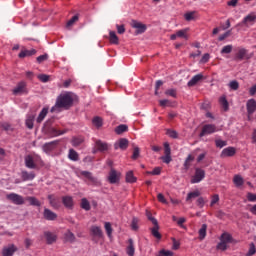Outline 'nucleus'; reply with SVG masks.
Masks as SVG:
<instances>
[{"label": "nucleus", "instance_id": "nucleus-1", "mask_svg": "<svg viewBox=\"0 0 256 256\" xmlns=\"http://www.w3.org/2000/svg\"><path fill=\"white\" fill-rule=\"evenodd\" d=\"M75 101H79V98L74 93H62L57 97L56 104L51 108V113H59L61 109H71Z\"/></svg>", "mask_w": 256, "mask_h": 256}, {"label": "nucleus", "instance_id": "nucleus-2", "mask_svg": "<svg viewBox=\"0 0 256 256\" xmlns=\"http://www.w3.org/2000/svg\"><path fill=\"white\" fill-rule=\"evenodd\" d=\"M24 161L27 169H41V167H45V162H43L41 156L37 154L26 155Z\"/></svg>", "mask_w": 256, "mask_h": 256}, {"label": "nucleus", "instance_id": "nucleus-3", "mask_svg": "<svg viewBox=\"0 0 256 256\" xmlns=\"http://www.w3.org/2000/svg\"><path fill=\"white\" fill-rule=\"evenodd\" d=\"M230 243H233V236L227 232H224L220 236V242L217 244L216 249L218 251H227Z\"/></svg>", "mask_w": 256, "mask_h": 256}, {"label": "nucleus", "instance_id": "nucleus-4", "mask_svg": "<svg viewBox=\"0 0 256 256\" xmlns=\"http://www.w3.org/2000/svg\"><path fill=\"white\" fill-rule=\"evenodd\" d=\"M6 198L8 201H11V203H14V205H24L25 204V198L19 194L10 193L6 195Z\"/></svg>", "mask_w": 256, "mask_h": 256}, {"label": "nucleus", "instance_id": "nucleus-5", "mask_svg": "<svg viewBox=\"0 0 256 256\" xmlns=\"http://www.w3.org/2000/svg\"><path fill=\"white\" fill-rule=\"evenodd\" d=\"M204 179H205V170L201 168H196L195 174L192 176L190 183L192 184L201 183V181Z\"/></svg>", "mask_w": 256, "mask_h": 256}, {"label": "nucleus", "instance_id": "nucleus-6", "mask_svg": "<svg viewBox=\"0 0 256 256\" xmlns=\"http://www.w3.org/2000/svg\"><path fill=\"white\" fill-rule=\"evenodd\" d=\"M212 133H217V126H215V124H205L200 132V137L212 135Z\"/></svg>", "mask_w": 256, "mask_h": 256}, {"label": "nucleus", "instance_id": "nucleus-7", "mask_svg": "<svg viewBox=\"0 0 256 256\" xmlns=\"http://www.w3.org/2000/svg\"><path fill=\"white\" fill-rule=\"evenodd\" d=\"M256 23V13L251 12L242 20V25L245 27H251V25H255Z\"/></svg>", "mask_w": 256, "mask_h": 256}, {"label": "nucleus", "instance_id": "nucleus-8", "mask_svg": "<svg viewBox=\"0 0 256 256\" xmlns=\"http://www.w3.org/2000/svg\"><path fill=\"white\" fill-rule=\"evenodd\" d=\"M12 93L13 95H23V93H27V83L25 81L19 82L12 90Z\"/></svg>", "mask_w": 256, "mask_h": 256}, {"label": "nucleus", "instance_id": "nucleus-9", "mask_svg": "<svg viewBox=\"0 0 256 256\" xmlns=\"http://www.w3.org/2000/svg\"><path fill=\"white\" fill-rule=\"evenodd\" d=\"M131 27H133V29H136V35H141L142 33H145V31H147V25L138 22L137 20L132 21Z\"/></svg>", "mask_w": 256, "mask_h": 256}, {"label": "nucleus", "instance_id": "nucleus-10", "mask_svg": "<svg viewBox=\"0 0 256 256\" xmlns=\"http://www.w3.org/2000/svg\"><path fill=\"white\" fill-rule=\"evenodd\" d=\"M18 248L15 244H9L8 246H4L2 249V256H13L17 253Z\"/></svg>", "mask_w": 256, "mask_h": 256}, {"label": "nucleus", "instance_id": "nucleus-11", "mask_svg": "<svg viewBox=\"0 0 256 256\" xmlns=\"http://www.w3.org/2000/svg\"><path fill=\"white\" fill-rule=\"evenodd\" d=\"M48 199H49V203H50L51 207H53V209H56V210L61 209L62 204H61V198L59 196L49 195Z\"/></svg>", "mask_w": 256, "mask_h": 256}, {"label": "nucleus", "instance_id": "nucleus-12", "mask_svg": "<svg viewBox=\"0 0 256 256\" xmlns=\"http://www.w3.org/2000/svg\"><path fill=\"white\" fill-rule=\"evenodd\" d=\"M119 179H121V174L117 172L115 169H111L108 175V181L112 185L115 183H119Z\"/></svg>", "mask_w": 256, "mask_h": 256}, {"label": "nucleus", "instance_id": "nucleus-13", "mask_svg": "<svg viewBox=\"0 0 256 256\" xmlns=\"http://www.w3.org/2000/svg\"><path fill=\"white\" fill-rule=\"evenodd\" d=\"M246 109L248 113V119L250 120L251 115H253L254 112L256 111V100L255 99L248 100L246 104Z\"/></svg>", "mask_w": 256, "mask_h": 256}, {"label": "nucleus", "instance_id": "nucleus-14", "mask_svg": "<svg viewBox=\"0 0 256 256\" xmlns=\"http://www.w3.org/2000/svg\"><path fill=\"white\" fill-rule=\"evenodd\" d=\"M235 59L243 61V59H251V56H249L247 49L238 48V52L235 54Z\"/></svg>", "mask_w": 256, "mask_h": 256}, {"label": "nucleus", "instance_id": "nucleus-15", "mask_svg": "<svg viewBox=\"0 0 256 256\" xmlns=\"http://www.w3.org/2000/svg\"><path fill=\"white\" fill-rule=\"evenodd\" d=\"M108 149H109V144H107V142L96 140L95 149L93 150V153H97V151H100V152L107 151Z\"/></svg>", "mask_w": 256, "mask_h": 256}, {"label": "nucleus", "instance_id": "nucleus-16", "mask_svg": "<svg viewBox=\"0 0 256 256\" xmlns=\"http://www.w3.org/2000/svg\"><path fill=\"white\" fill-rule=\"evenodd\" d=\"M237 153V150L235 147H227L222 150L220 157L225 158V157H233Z\"/></svg>", "mask_w": 256, "mask_h": 256}, {"label": "nucleus", "instance_id": "nucleus-17", "mask_svg": "<svg viewBox=\"0 0 256 256\" xmlns=\"http://www.w3.org/2000/svg\"><path fill=\"white\" fill-rule=\"evenodd\" d=\"M62 203L66 209H73L75 206V202L73 201V198L71 196H63L62 197Z\"/></svg>", "mask_w": 256, "mask_h": 256}, {"label": "nucleus", "instance_id": "nucleus-18", "mask_svg": "<svg viewBox=\"0 0 256 256\" xmlns=\"http://www.w3.org/2000/svg\"><path fill=\"white\" fill-rule=\"evenodd\" d=\"M129 147V140L122 138L118 140L117 143L114 144L115 149H122V151H125Z\"/></svg>", "mask_w": 256, "mask_h": 256}, {"label": "nucleus", "instance_id": "nucleus-19", "mask_svg": "<svg viewBox=\"0 0 256 256\" xmlns=\"http://www.w3.org/2000/svg\"><path fill=\"white\" fill-rule=\"evenodd\" d=\"M37 54V50L35 49H31V50H27V49H23L20 51L18 57L20 59H25V57H33V55Z\"/></svg>", "mask_w": 256, "mask_h": 256}, {"label": "nucleus", "instance_id": "nucleus-20", "mask_svg": "<svg viewBox=\"0 0 256 256\" xmlns=\"http://www.w3.org/2000/svg\"><path fill=\"white\" fill-rule=\"evenodd\" d=\"M203 79V74H197L192 77V79L187 83V85L188 87H195V85H197V83H199L200 81H203Z\"/></svg>", "mask_w": 256, "mask_h": 256}, {"label": "nucleus", "instance_id": "nucleus-21", "mask_svg": "<svg viewBox=\"0 0 256 256\" xmlns=\"http://www.w3.org/2000/svg\"><path fill=\"white\" fill-rule=\"evenodd\" d=\"M90 233L93 237H97L98 239H101V237H103V230H101V227L99 226H92L90 228Z\"/></svg>", "mask_w": 256, "mask_h": 256}, {"label": "nucleus", "instance_id": "nucleus-22", "mask_svg": "<svg viewBox=\"0 0 256 256\" xmlns=\"http://www.w3.org/2000/svg\"><path fill=\"white\" fill-rule=\"evenodd\" d=\"M44 237L46 238V242L48 245H52V243H55V241H57V235L50 231L44 232Z\"/></svg>", "mask_w": 256, "mask_h": 256}, {"label": "nucleus", "instance_id": "nucleus-23", "mask_svg": "<svg viewBox=\"0 0 256 256\" xmlns=\"http://www.w3.org/2000/svg\"><path fill=\"white\" fill-rule=\"evenodd\" d=\"M185 21H195V19H199L198 11H190L184 14Z\"/></svg>", "mask_w": 256, "mask_h": 256}, {"label": "nucleus", "instance_id": "nucleus-24", "mask_svg": "<svg viewBox=\"0 0 256 256\" xmlns=\"http://www.w3.org/2000/svg\"><path fill=\"white\" fill-rule=\"evenodd\" d=\"M35 177H36L35 172H27L26 170L21 172L22 181H33Z\"/></svg>", "mask_w": 256, "mask_h": 256}, {"label": "nucleus", "instance_id": "nucleus-25", "mask_svg": "<svg viewBox=\"0 0 256 256\" xmlns=\"http://www.w3.org/2000/svg\"><path fill=\"white\" fill-rule=\"evenodd\" d=\"M44 219H46L47 221H55V219H57V214H55V212L45 208L44 209Z\"/></svg>", "mask_w": 256, "mask_h": 256}, {"label": "nucleus", "instance_id": "nucleus-26", "mask_svg": "<svg viewBox=\"0 0 256 256\" xmlns=\"http://www.w3.org/2000/svg\"><path fill=\"white\" fill-rule=\"evenodd\" d=\"M126 253L129 256H135V244L133 243V239H128V246L126 247Z\"/></svg>", "mask_w": 256, "mask_h": 256}, {"label": "nucleus", "instance_id": "nucleus-27", "mask_svg": "<svg viewBox=\"0 0 256 256\" xmlns=\"http://www.w3.org/2000/svg\"><path fill=\"white\" fill-rule=\"evenodd\" d=\"M83 143H85V137L83 136H75L71 140L73 147H79L80 145H83Z\"/></svg>", "mask_w": 256, "mask_h": 256}, {"label": "nucleus", "instance_id": "nucleus-28", "mask_svg": "<svg viewBox=\"0 0 256 256\" xmlns=\"http://www.w3.org/2000/svg\"><path fill=\"white\" fill-rule=\"evenodd\" d=\"M126 183H137V177L132 170L128 171L125 176Z\"/></svg>", "mask_w": 256, "mask_h": 256}, {"label": "nucleus", "instance_id": "nucleus-29", "mask_svg": "<svg viewBox=\"0 0 256 256\" xmlns=\"http://www.w3.org/2000/svg\"><path fill=\"white\" fill-rule=\"evenodd\" d=\"M109 41L111 45H119V37L117 36V33H115V31L109 32Z\"/></svg>", "mask_w": 256, "mask_h": 256}, {"label": "nucleus", "instance_id": "nucleus-30", "mask_svg": "<svg viewBox=\"0 0 256 256\" xmlns=\"http://www.w3.org/2000/svg\"><path fill=\"white\" fill-rule=\"evenodd\" d=\"M219 103L223 108V111H229V102L227 101V97L225 95L219 98Z\"/></svg>", "mask_w": 256, "mask_h": 256}, {"label": "nucleus", "instance_id": "nucleus-31", "mask_svg": "<svg viewBox=\"0 0 256 256\" xmlns=\"http://www.w3.org/2000/svg\"><path fill=\"white\" fill-rule=\"evenodd\" d=\"M151 233L153 235V237H155V239H158V241H160L161 239V233H159V223L157 222L156 224H154V227L151 228Z\"/></svg>", "mask_w": 256, "mask_h": 256}, {"label": "nucleus", "instance_id": "nucleus-32", "mask_svg": "<svg viewBox=\"0 0 256 256\" xmlns=\"http://www.w3.org/2000/svg\"><path fill=\"white\" fill-rule=\"evenodd\" d=\"M80 207L81 209H84V211H91V204L89 203V200H87V198L81 199Z\"/></svg>", "mask_w": 256, "mask_h": 256}, {"label": "nucleus", "instance_id": "nucleus-33", "mask_svg": "<svg viewBox=\"0 0 256 256\" xmlns=\"http://www.w3.org/2000/svg\"><path fill=\"white\" fill-rule=\"evenodd\" d=\"M77 21H79V14L74 15L70 20L67 21V29H71V27H73V25H75Z\"/></svg>", "mask_w": 256, "mask_h": 256}, {"label": "nucleus", "instance_id": "nucleus-34", "mask_svg": "<svg viewBox=\"0 0 256 256\" xmlns=\"http://www.w3.org/2000/svg\"><path fill=\"white\" fill-rule=\"evenodd\" d=\"M104 229L109 239H111L113 237V227L111 226V222H105Z\"/></svg>", "mask_w": 256, "mask_h": 256}, {"label": "nucleus", "instance_id": "nucleus-35", "mask_svg": "<svg viewBox=\"0 0 256 256\" xmlns=\"http://www.w3.org/2000/svg\"><path fill=\"white\" fill-rule=\"evenodd\" d=\"M205 237H207V224H203L199 230L200 241H203V239H205Z\"/></svg>", "mask_w": 256, "mask_h": 256}, {"label": "nucleus", "instance_id": "nucleus-36", "mask_svg": "<svg viewBox=\"0 0 256 256\" xmlns=\"http://www.w3.org/2000/svg\"><path fill=\"white\" fill-rule=\"evenodd\" d=\"M63 133H65V132L57 130L55 128H50L48 130L49 137H59V135H63Z\"/></svg>", "mask_w": 256, "mask_h": 256}, {"label": "nucleus", "instance_id": "nucleus-37", "mask_svg": "<svg viewBox=\"0 0 256 256\" xmlns=\"http://www.w3.org/2000/svg\"><path fill=\"white\" fill-rule=\"evenodd\" d=\"M47 113H49V108H43L39 116L37 117V123L43 122V119L47 117Z\"/></svg>", "mask_w": 256, "mask_h": 256}, {"label": "nucleus", "instance_id": "nucleus-38", "mask_svg": "<svg viewBox=\"0 0 256 256\" xmlns=\"http://www.w3.org/2000/svg\"><path fill=\"white\" fill-rule=\"evenodd\" d=\"M233 183L236 187L243 186V183H244L243 177H241V175H235L233 178Z\"/></svg>", "mask_w": 256, "mask_h": 256}, {"label": "nucleus", "instance_id": "nucleus-39", "mask_svg": "<svg viewBox=\"0 0 256 256\" xmlns=\"http://www.w3.org/2000/svg\"><path fill=\"white\" fill-rule=\"evenodd\" d=\"M187 33H189V28L178 30L176 32L177 37H180L182 39H189V36H187Z\"/></svg>", "mask_w": 256, "mask_h": 256}, {"label": "nucleus", "instance_id": "nucleus-40", "mask_svg": "<svg viewBox=\"0 0 256 256\" xmlns=\"http://www.w3.org/2000/svg\"><path fill=\"white\" fill-rule=\"evenodd\" d=\"M68 157L71 161H79V154L74 149L69 150Z\"/></svg>", "mask_w": 256, "mask_h": 256}, {"label": "nucleus", "instance_id": "nucleus-41", "mask_svg": "<svg viewBox=\"0 0 256 256\" xmlns=\"http://www.w3.org/2000/svg\"><path fill=\"white\" fill-rule=\"evenodd\" d=\"M129 128L125 124H121L115 128L116 135H121L122 133H125Z\"/></svg>", "mask_w": 256, "mask_h": 256}, {"label": "nucleus", "instance_id": "nucleus-42", "mask_svg": "<svg viewBox=\"0 0 256 256\" xmlns=\"http://www.w3.org/2000/svg\"><path fill=\"white\" fill-rule=\"evenodd\" d=\"M26 201H29L30 205H33L34 207H41V202L33 196L27 197Z\"/></svg>", "mask_w": 256, "mask_h": 256}, {"label": "nucleus", "instance_id": "nucleus-43", "mask_svg": "<svg viewBox=\"0 0 256 256\" xmlns=\"http://www.w3.org/2000/svg\"><path fill=\"white\" fill-rule=\"evenodd\" d=\"M92 123L95 127H97V129H99L100 127H103V119L99 116H96L92 119Z\"/></svg>", "mask_w": 256, "mask_h": 256}, {"label": "nucleus", "instance_id": "nucleus-44", "mask_svg": "<svg viewBox=\"0 0 256 256\" xmlns=\"http://www.w3.org/2000/svg\"><path fill=\"white\" fill-rule=\"evenodd\" d=\"M35 121V116L34 115H30V116H27V119H26V127L28 129H33V122Z\"/></svg>", "mask_w": 256, "mask_h": 256}, {"label": "nucleus", "instance_id": "nucleus-45", "mask_svg": "<svg viewBox=\"0 0 256 256\" xmlns=\"http://www.w3.org/2000/svg\"><path fill=\"white\" fill-rule=\"evenodd\" d=\"M200 195H201V192H199V190H196L194 192H189L186 197V201H189L190 199H195V198L199 197Z\"/></svg>", "mask_w": 256, "mask_h": 256}, {"label": "nucleus", "instance_id": "nucleus-46", "mask_svg": "<svg viewBox=\"0 0 256 256\" xmlns=\"http://www.w3.org/2000/svg\"><path fill=\"white\" fill-rule=\"evenodd\" d=\"M65 241H69L70 243H73L75 241V234H73L71 231H68L65 233Z\"/></svg>", "mask_w": 256, "mask_h": 256}, {"label": "nucleus", "instance_id": "nucleus-47", "mask_svg": "<svg viewBox=\"0 0 256 256\" xmlns=\"http://www.w3.org/2000/svg\"><path fill=\"white\" fill-rule=\"evenodd\" d=\"M215 145H216V147H218L219 149H223V147H227V141L221 140V139H216V140H215Z\"/></svg>", "mask_w": 256, "mask_h": 256}, {"label": "nucleus", "instance_id": "nucleus-48", "mask_svg": "<svg viewBox=\"0 0 256 256\" xmlns=\"http://www.w3.org/2000/svg\"><path fill=\"white\" fill-rule=\"evenodd\" d=\"M233 51V45H226L221 50V55H227Z\"/></svg>", "mask_w": 256, "mask_h": 256}, {"label": "nucleus", "instance_id": "nucleus-49", "mask_svg": "<svg viewBox=\"0 0 256 256\" xmlns=\"http://www.w3.org/2000/svg\"><path fill=\"white\" fill-rule=\"evenodd\" d=\"M165 95L168 97H173L174 99H177V90L176 89H168L165 91Z\"/></svg>", "mask_w": 256, "mask_h": 256}, {"label": "nucleus", "instance_id": "nucleus-50", "mask_svg": "<svg viewBox=\"0 0 256 256\" xmlns=\"http://www.w3.org/2000/svg\"><path fill=\"white\" fill-rule=\"evenodd\" d=\"M173 251L162 249L158 252L156 256H173Z\"/></svg>", "mask_w": 256, "mask_h": 256}, {"label": "nucleus", "instance_id": "nucleus-51", "mask_svg": "<svg viewBox=\"0 0 256 256\" xmlns=\"http://www.w3.org/2000/svg\"><path fill=\"white\" fill-rule=\"evenodd\" d=\"M131 229H132V231H138V229H139V219H137V218L132 219Z\"/></svg>", "mask_w": 256, "mask_h": 256}, {"label": "nucleus", "instance_id": "nucleus-52", "mask_svg": "<svg viewBox=\"0 0 256 256\" xmlns=\"http://www.w3.org/2000/svg\"><path fill=\"white\" fill-rule=\"evenodd\" d=\"M217 203H219V195L214 194L211 196L210 207H214L215 205H217Z\"/></svg>", "mask_w": 256, "mask_h": 256}, {"label": "nucleus", "instance_id": "nucleus-53", "mask_svg": "<svg viewBox=\"0 0 256 256\" xmlns=\"http://www.w3.org/2000/svg\"><path fill=\"white\" fill-rule=\"evenodd\" d=\"M81 175L83 177H85L86 179H88L89 181H95V178L93 177V174H91V172H89V171H82Z\"/></svg>", "mask_w": 256, "mask_h": 256}, {"label": "nucleus", "instance_id": "nucleus-54", "mask_svg": "<svg viewBox=\"0 0 256 256\" xmlns=\"http://www.w3.org/2000/svg\"><path fill=\"white\" fill-rule=\"evenodd\" d=\"M71 83H73V80L67 79L63 82V84H59L58 87H60V89L63 87H64V89H67V88L71 87Z\"/></svg>", "mask_w": 256, "mask_h": 256}, {"label": "nucleus", "instance_id": "nucleus-55", "mask_svg": "<svg viewBox=\"0 0 256 256\" xmlns=\"http://www.w3.org/2000/svg\"><path fill=\"white\" fill-rule=\"evenodd\" d=\"M166 135H168V137H171L172 139H177L178 137L177 131L171 129H168L166 131Z\"/></svg>", "mask_w": 256, "mask_h": 256}, {"label": "nucleus", "instance_id": "nucleus-56", "mask_svg": "<svg viewBox=\"0 0 256 256\" xmlns=\"http://www.w3.org/2000/svg\"><path fill=\"white\" fill-rule=\"evenodd\" d=\"M229 87L232 89V91H237V89H239V82L233 80L229 83Z\"/></svg>", "mask_w": 256, "mask_h": 256}, {"label": "nucleus", "instance_id": "nucleus-57", "mask_svg": "<svg viewBox=\"0 0 256 256\" xmlns=\"http://www.w3.org/2000/svg\"><path fill=\"white\" fill-rule=\"evenodd\" d=\"M255 253H256V248H255V244L254 243H251L250 244V248H249V250H248V252H247V256H253V255H255Z\"/></svg>", "mask_w": 256, "mask_h": 256}, {"label": "nucleus", "instance_id": "nucleus-58", "mask_svg": "<svg viewBox=\"0 0 256 256\" xmlns=\"http://www.w3.org/2000/svg\"><path fill=\"white\" fill-rule=\"evenodd\" d=\"M161 167H155L152 171L147 172L148 175H161Z\"/></svg>", "mask_w": 256, "mask_h": 256}, {"label": "nucleus", "instance_id": "nucleus-59", "mask_svg": "<svg viewBox=\"0 0 256 256\" xmlns=\"http://www.w3.org/2000/svg\"><path fill=\"white\" fill-rule=\"evenodd\" d=\"M49 59V55L44 54L40 55L36 58L37 63H43L44 61H47Z\"/></svg>", "mask_w": 256, "mask_h": 256}, {"label": "nucleus", "instance_id": "nucleus-60", "mask_svg": "<svg viewBox=\"0 0 256 256\" xmlns=\"http://www.w3.org/2000/svg\"><path fill=\"white\" fill-rule=\"evenodd\" d=\"M172 249L173 251H177L180 247H181V243L179 241H177L175 238H172Z\"/></svg>", "mask_w": 256, "mask_h": 256}, {"label": "nucleus", "instance_id": "nucleus-61", "mask_svg": "<svg viewBox=\"0 0 256 256\" xmlns=\"http://www.w3.org/2000/svg\"><path fill=\"white\" fill-rule=\"evenodd\" d=\"M38 79L42 83H47V81H49V75H47V74H40V75H38Z\"/></svg>", "mask_w": 256, "mask_h": 256}, {"label": "nucleus", "instance_id": "nucleus-62", "mask_svg": "<svg viewBox=\"0 0 256 256\" xmlns=\"http://www.w3.org/2000/svg\"><path fill=\"white\" fill-rule=\"evenodd\" d=\"M209 59H211V55L209 53H205L202 56L200 63H209Z\"/></svg>", "mask_w": 256, "mask_h": 256}, {"label": "nucleus", "instance_id": "nucleus-63", "mask_svg": "<svg viewBox=\"0 0 256 256\" xmlns=\"http://www.w3.org/2000/svg\"><path fill=\"white\" fill-rule=\"evenodd\" d=\"M247 199L248 201H250L251 203H255L256 201V194H253L251 192L247 193Z\"/></svg>", "mask_w": 256, "mask_h": 256}, {"label": "nucleus", "instance_id": "nucleus-64", "mask_svg": "<svg viewBox=\"0 0 256 256\" xmlns=\"http://www.w3.org/2000/svg\"><path fill=\"white\" fill-rule=\"evenodd\" d=\"M164 153L165 155H171V147L169 146V142L164 143Z\"/></svg>", "mask_w": 256, "mask_h": 256}]
</instances>
